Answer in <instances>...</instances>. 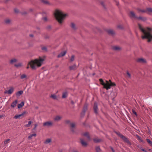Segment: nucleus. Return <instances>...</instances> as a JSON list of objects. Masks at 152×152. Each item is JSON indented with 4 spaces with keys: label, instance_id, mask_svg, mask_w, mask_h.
<instances>
[{
    "label": "nucleus",
    "instance_id": "nucleus-40",
    "mask_svg": "<svg viewBox=\"0 0 152 152\" xmlns=\"http://www.w3.org/2000/svg\"><path fill=\"white\" fill-rule=\"evenodd\" d=\"M147 11L150 12H152V9L151 8H148L147 9Z\"/></svg>",
    "mask_w": 152,
    "mask_h": 152
},
{
    "label": "nucleus",
    "instance_id": "nucleus-13",
    "mask_svg": "<svg viewBox=\"0 0 152 152\" xmlns=\"http://www.w3.org/2000/svg\"><path fill=\"white\" fill-rule=\"evenodd\" d=\"M66 53V51L62 52L60 54L58 55V57H60L64 56Z\"/></svg>",
    "mask_w": 152,
    "mask_h": 152
},
{
    "label": "nucleus",
    "instance_id": "nucleus-33",
    "mask_svg": "<svg viewBox=\"0 0 152 152\" xmlns=\"http://www.w3.org/2000/svg\"><path fill=\"white\" fill-rule=\"evenodd\" d=\"M146 141L150 145H152V142L149 139H147Z\"/></svg>",
    "mask_w": 152,
    "mask_h": 152
},
{
    "label": "nucleus",
    "instance_id": "nucleus-18",
    "mask_svg": "<svg viewBox=\"0 0 152 152\" xmlns=\"http://www.w3.org/2000/svg\"><path fill=\"white\" fill-rule=\"evenodd\" d=\"M37 135L36 134H30L29 136L28 137V139L29 140L31 139L32 138V137H35Z\"/></svg>",
    "mask_w": 152,
    "mask_h": 152
},
{
    "label": "nucleus",
    "instance_id": "nucleus-8",
    "mask_svg": "<svg viewBox=\"0 0 152 152\" xmlns=\"http://www.w3.org/2000/svg\"><path fill=\"white\" fill-rule=\"evenodd\" d=\"M26 113L25 112H23L22 113L19 115H15L14 117V118L18 119L20 118V117L23 116Z\"/></svg>",
    "mask_w": 152,
    "mask_h": 152
},
{
    "label": "nucleus",
    "instance_id": "nucleus-2",
    "mask_svg": "<svg viewBox=\"0 0 152 152\" xmlns=\"http://www.w3.org/2000/svg\"><path fill=\"white\" fill-rule=\"evenodd\" d=\"M45 60V57H39V58L31 60L28 63L31 68L33 69H35L37 67H40L43 64V61Z\"/></svg>",
    "mask_w": 152,
    "mask_h": 152
},
{
    "label": "nucleus",
    "instance_id": "nucleus-38",
    "mask_svg": "<svg viewBox=\"0 0 152 152\" xmlns=\"http://www.w3.org/2000/svg\"><path fill=\"white\" fill-rule=\"evenodd\" d=\"M10 140V139H8L6 140H5L4 141V144H7Z\"/></svg>",
    "mask_w": 152,
    "mask_h": 152
},
{
    "label": "nucleus",
    "instance_id": "nucleus-59",
    "mask_svg": "<svg viewBox=\"0 0 152 152\" xmlns=\"http://www.w3.org/2000/svg\"><path fill=\"white\" fill-rule=\"evenodd\" d=\"M72 104H73V102H72Z\"/></svg>",
    "mask_w": 152,
    "mask_h": 152
},
{
    "label": "nucleus",
    "instance_id": "nucleus-44",
    "mask_svg": "<svg viewBox=\"0 0 152 152\" xmlns=\"http://www.w3.org/2000/svg\"><path fill=\"white\" fill-rule=\"evenodd\" d=\"M94 141L95 142H99V140H97L96 139H94Z\"/></svg>",
    "mask_w": 152,
    "mask_h": 152
},
{
    "label": "nucleus",
    "instance_id": "nucleus-7",
    "mask_svg": "<svg viewBox=\"0 0 152 152\" xmlns=\"http://www.w3.org/2000/svg\"><path fill=\"white\" fill-rule=\"evenodd\" d=\"M14 90V88L13 87H11L9 90L5 91L4 92V93L5 94H11L13 92Z\"/></svg>",
    "mask_w": 152,
    "mask_h": 152
},
{
    "label": "nucleus",
    "instance_id": "nucleus-24",
    "mask_svg": "<svg viewBox=\"0 0 152 152\" xmlns=\"http://www.w3.org/2000/svg\"><path fill=\"white\" fill-rule=\"evenodd\" d=\"M26 77H27L26 75L25 74H23L21 75L20 78L21 79H23L24 78L26 79Z\"/></svg>",
    "mask_w": 152,
    "mask_h": 152
},
{
    "label": "nucleus",
    "instance_id": "nucleus-37",
    "mask_svg": "<svg viewBox=\"0 0 152 152\" xmlns=\"http://www.w3.org/2000/svg\"><path fill=\"white\" fill-rule=\"evenodd\" d=\"M137 138L138 140H140V142H143L142 140L141 139V138L138 135L137 136Z\"/></svg>",
    "mask_w": 152,
    "mask_h": 152
},
{
    "label": "nucleus",
    "instance_id": "nucleus-54",
    "mask_svg": "<svg viewBox=\"0 0 152 152\" xmlns=\"http://www.w3.org/2000/svg\"><path fill=\"white\" fill-rule=\"evenodd\" d=\"M27 69H28L29 68V66H28L27 67Z\"/></svg>",
    "mask_w": 152,
    "mask_h": 152
},
{
    "label": "nucleus",
    "instance_id": "nucleus-58",
    "mask_svg": "<svg viewBox=\"0 0 152 152\" xmlns=\"http://www.w3.org/2000/svg\"><path fill=\"white\" fill-rule=\"evenodd\" d=\"M149 151H151V149H149Z\"/></svg>",
    "mask_w": 152,
    "mask_h": 152
},
{
    "label": "nucleus",
    "instance_id": "nucleus-12",
    "mask_svg": "<svg viewBox=\"0 0 152 152\" xmlns=\"http://www.w3.org/2000/svg\"><path fill=\"white\" fill-rule=\"evenodd\" d=\"M137 61L138 62H139L140 63H143L145 62V60L142 58H138L137 60Z\"/></svg>",
    "mask_w": 152,
    "mask_h": 152
},
{
    "label": "nucleus",
    "instance_id": "nucleus-49",
    "mask_svg": "<svg viewBox=\"0 0 152 152\" xmlns=\"http://www.w3.org/2000/svg\"><path fill=\"white\" fill-rule=\"evenodd\" d=\"M87 106H85L84 107V109L85 110V111H86V110H87Z\"/></svg>",
    "mask_w": 152,
    "mask_h": 152
},
{
    "label": "nucleus",
    "instance_id": "nucleus-32",
    "mask_svg": "<svg viewBox=\"0 0 152 152\" xmlns=\"http://www.w3.org/2000/svg\"><path fill=\"white\" fill-rule=\"evenodd\" d=\"M42 50L44 51H47V48L46 47L44 46L42 48Z\"/></svg>",
    "mask_w": 152,
    "mask_h": 152
},
{
    "label": "nucleus",
    "instance_id": "nucleus-11",
    "mask_svg": "<svg viewBox=\"0 0 152 152\" xmlns=\"http://www.w3.org/2000/svg\"><path fill=\"white\" fill-rule=\"evenodd\" d=\"M18 102V100H16L14 101L11 104V106L13 108L15 107L16 106V104Z\"/></svg>",
    "mask_w": 152,
    "mask_h": 152
},
{
    "label": "nucleus",
    "instance_id": "nucleus-21",
    "mask_svg": "<svg viewBox=\"0 0 152 152\" xmlns=\"http://www.w3.org/2000/svg\"><path fill=\"white\" fill-rule=\"evenodd\" d=\"M22 66V64L21 63H19L18 64H15V66L17 68L20 67Z\"/></svg>",
    "mask_w": 152,
    "mask_h": 152
},
{
    "label": "nucleus",
    "instance_id": "nucleus-30",
    "mask_svg": "<svg viewBox=\"0 0 152 152\" xmlns=\"http://www.w3.org/2000/svg\"><path fill=\"white\" fill-rule=\"evenodd\" d=\"M67 92H64V93L62 95V97L63 98H65L67 97Z\"/></svg>",
    "mask_w": 152,
    "mask_h": 152
},
{
    "label": "nucleus",
    "instance_id": "nucleus-19",
    "mask_svg": "<svg viewBox=\"0 0 152 152\" xmlns=\"http://www.w3.org/2000/svg\"><path fill=\"white\" fill-rule=\"evenodd\" d=\"M51 142V139H46L44 142L45 144H48Z\"/></svg>",
    "mask_w": 152,
    "mask_h": 152
},
{
    "label": "nucleus",
    "instance_id": "nucleus-15",
    "mask_svg": "<svg viewBox=\"0 0 152 152\" xmlns=\"http://www.w3.org/2000/svg\"><path fill=\"white\" fill-rule=\"evenodd\" d=\"M81 144H82V145L83 146H86V145H87V143L83 139L81 140Z\"/></svg>",
    "mask_w": 152,
    "mask_h": 152
},
{
    "label": "nucleus",
    "instance_id": "nucleus-10",
    "mask_svg": "<svg viewBox=\"0 0 152 152\" xmlns=\"http://www.w3.org/2000/svg\"><path fill=\"white\" fill-rule=\"evenodd\" d=\"M18 61L17 59L13 58L10 61V64H14V63L17 62Z\"/></svg>",
    "mask_w": 152,
    "mask_h": 152
},
{
    "label": "nucleus",
    "instance_id": "nucleus-16",
    "mask_svg": "<svg viewBox=\"0 0 152 152\" xmlns=\"http://www.w3.org/2000/svg\"><path fill=\"white\" fill-rule=\"evenodd\" d=\"M76 68V66L75 64H74L69 67V69L70 70H73L75 69Z\"/></svg>",
    "mask_w": 152,
    "mask_h": 152
},
{
    "label": "nucleus",
    "instance_id": "nucleus-6",
    "mask_svg": "<svg viewBox=\"0 0 152 152\" xmlns=\"http://www.w3.org/2000/svg\"><path fill=\"white\" fill-rule=\"evenodd\" d=\"M53 124V123L51 121H46L43 123V126H44L49 127L51 126Z\"/></svg>",
    "mask_w": 152,
    "mask_h": 152
},
{
    "label": "nucleus",
    "instance_id": "nucleus-42",
    "mask_svg": "<svg viewBox=\"0 0 152 152\" xmlns=\"http://www.w3.org/2000/svg\"><path fill=\"white\" fill-rule=\"evenodd\" d=\"M42 2L45 4H48V2L47 1H44V0H43L42 1Z\"/></svg>",
    "mask_w": 152,
    "mask_h": 152
},
{
    "label": "nucleus",
    "instance_id": "nucleus-5",
    "mask_svg": "<svg viewBox=\"0 0 152 152\" xmlns=\"http://www.w3.org/2000/svg\"><path fill=\"white\" fill-rule=\"evenodd\" d=\"M117 134L125 142L129 145H131V143L129 140L125 137L123 136L119 132H116Z\"/></svg>",
    "mask_w": 152,
    "mask_h": 152
},
{
    "label": "nucleus",
    "instance_id": "nucleus-52",
    "mask_svg": "<svg viewBox=\"0 0 152 152\" xmlns=\"http://www.w3.org/2000/svg\"><path fill=\"white\" fill-rule=\"evenodd\" d=\"M111 149L113 152H115L114 150L112 148H111Z\"/></svg>",
    "mask_w": 152,
    "mask_h": 152
},
{
    "label": "nucleus",
    "instance_id": "nucleus-36",
    "mask_svg": "<svg viewBox=\"0 0 152 152\" xmlns=\"http://www.w3.org/2000/svg\"><path fill=\"white\" fill-rule=\"evenodd\" d=\"M10 22V20L9 19H7L5 20V22L6 23L8 24Z\"/></svg>",
    "mask_w": 152,
    "mask_h": 152
},
{
    "label": "nucleus",
    "instance_id": "nucleus-46",
    "mask_svg": "<svg viewBox=\"0 0 152 152\" xmlns=\"http://www.w3.org/2000/svg\"><path fill=\"white\" fill-rule=\"evenodd\" d=\"M35 127L34 129H35L37 127V124H35L34 125Z\"/></svg>",
    "mask_w": 152,
    "mask_h": 152
},
{
    "label": "nucleus",
    "instance_id": "nucleus-22",
    "mask_svg": "<svg viewBox=\"0 0 152 152\" xmlns=\"http://www.w3.org/2000/svg\"><path fill=\"white\" fill-rule=\"evenodd\" d=\"M50 97L52 98L53 99H57L56 96L54 94H53L51 95L50 96Z\"/></svg>",
    "mask_w": 152,
    "mask_h": 152
},
{
    "label": "nucleus",
    "instance_id": "nucleus-14",
    "mask_svg": "<svg viewBox=\"0 0 152 152\" xmlns=\"http://www.w3.org/2000/svg\"><path fill=\"white\" fill-rule=\"evenodd\" d=\"M23 91L22 90L20 91L17 92L16 94V95L17 96H19L23 94Z\"/></svg>",
    "mask_w": 152,
    "mask_h": 152
},
{
    "label": "nucleus",
    "instance_id": "nucleus-3",
    "mask_svg": "<svg viewBox=\"0 0 152 152\" xmlns=\"http://www.w3.org/2000/svg\"><path fill=\"white\" fill-rule=\"evenodd\" d=\"M99 81L101 84L104 86V88L107 90L110 88L112 86H115V83L112 82L110 80L109 81H106L104 82L102 79H100Z\"/></svg>",
    "mask_w": 152,
    "mask_h": 152
},
{
    "label": "nucleus",
    "instance_id": "nucleus-50",
    "mask_svg": "<svg viewBox=\"0 0 152 152\" xmlns=\"http://www.w3.org/2000/svg\"><path fill=\"white\" fill-rule=\"evenodd\" d=\"M4 115H0V118L2 117H4Z\"/></svg>",
    "mask_w": 152,
    "mask_h": 152
},
{
    "label": "nucleus",
    "instance_id": "nucleus-34",
    "mask_svg": "<svg viewBox=\"0 0 152 152\" xmlns=\"http://www.w3.org/2000/svg\"><path fill=\"white\" fill-rule=\"evenodd\" d=\"M74 56H72L70 58V61L71 62H72V61H73L74 60Z\"/></svg>",
    "mask_w": 152,
    "mask_h": 152
},
{
    "label": "nucleus",
    "instance_id": "nucleus-31",
    "mask_svg": "<svg viewBox=\"0 0 152 152\" xmlns=\"http://www.w3.org/2000/svg\"><path fill=\"white\" fill-rule=\"evenodd\" d=\"M96 150L97 152H100L101 150L99 146H97L96 148Z\"/></svg>",
    "mask_w": 152,
    "mask_h": 152
},
{
    "label": "nucleus",
    "instance_id": "nucleus-53",
    "mask_svg": "<svg viewBox=\"0 0 152 152\" xmlns=\"http://www.w3.org/2000/svg\"><path fill=\"white\" fill-rule=\"evenodd\" d=\"M30 36L31 37H33V34H30Z\"/></svg>",
    "mask_w": 152,
    "mask_h": 152
},
{
    "label": "nucleus",
    "instance_id": "nucleus-57",
    "mask_svg": "<svg viewBox=\"0 0 152 152\" xmlns=\"http://www.w3.org/2000/svg\"><path fill=\"white\" fill-rule=\"evenodd\" d=\"M73 152H78L77 151H74Z\"/></svg>",
    "mask_w": 152,
    "mask_h": 152
},
{
    "label": "nucleus",
    "instance_id": "nucleus-17",
    "mask_svg": "<svg viewBox=\"0 0 152 152\" xmlns=\"http://www.w3.org/2000/svg\"><path fill=\"white\" fill-rule=\"evenodd\" d=\"M24 105V103L23 102H22L20 104H18V108H21Z\"/></svg>",
    "mask_w": 152,
    "mask_h": 152
},
{
    "label": "nucleus",
    "instance_id": "nucleus-9",
    "mask_svg": "<svg viewBox=\"0 0 152 152\" xmlns=\"http://www.w3.org/2000/svg\"><path fill=\"white\" fill-rule=\"evenodd\" d=\"M94 109L95 113L97 114L98 113V107L97 104L96 103H95L94 104Z\"/></svg>",
    "mask_w": 152,
    "mask_h": 152
},
{
    "label": "nucleus",
    "instance_id": "nucleus-1",
    "mask_svg": "<svg viewBox=\"0 0 152 152\" xmlns=\"http://www.w3.org/2000/svg\"><path fill=\"white\" fill-rule=\"evenodd\" d=\"M138 26L143 34L142 36V38L148 39V42H150L152 40V34H151L152 29L149 27L143 28L140 24H138Z\"/></svg>",
    "mask_w": 152,
    "mask_h": 152
},
{
    "label": "nucleus",
    "instance_id": "nucleus-56",
    "mask_svg": "<svg viewBox=\"0 0 152 152\" xmlns=\"http://www.w3.org/2000/svg\"><path fill=\"white\" fill-rule=\"evenodd\" d=\"M118 28H121V27L119 26H118Z\"/></svg>",
    "mask_w": 152,
    "mask_h": 152
},
{
    "label": "nucleus",
    "instance_id": "nucleus-39",
    "mask_svg": "<svg viewBox=\"0 0 152 152\" xmlns=\"http://www.w3.org/2000/svg\"><path fill=\"white\" fill-rule=\"evenodd\" d=\"M83 135L87 137H89V136H88V134L86 132L83 134Z\"/></svg>",
    "mask_w": 152,
    "mask_h": 152
},
{
    "label": "nucleus",
    "instance_id": "nucleus-55",
    "mask_svg": "<svg viewBox=\"0 0 152 152\" xmlns=\"http://www.w3.org/2000/svg\"><path fill=\"white\" fill-rule=\"evenodd\" d=\"M55 120H57V117H56L55 118Z\"/></svg>",
    "mask_w": 152,
    "mask_h": 152
},
{
    "label": "nucleus",
    "instance_id": "nucleus-28",
    "mask_svg": "<svg viewBox=\"0 0 152 152\" xmlns=\"http://www.w3.org/2000/svg\"><path fill=\"white\" fill-rule=\"evenodd\" d=\"M71 27L74 29H75L76 28V27L75 24L73 23H71Z\"/></svg>",
    "mask_w": 152,
    "mask_h": 152
},
{
    "label": "nucleus",
    "instance_id": "nucleus-20",
    "mask_svg": "<svg viewBox=\"0 0 152 152\" xmlns=\"http://www.w3.org/2000/svg\"><path fill=\"white\" fill-rule=\"evenodd\" d=\"M130 16L132 18H136L135 14L133 12H130Z\"/></svg>",
    "mask_w": 152,
    "mask_h": 152
},
{
    "label": "nucleus",
    "instance_id": "nucleus-45",
    "mask_svg": "<svg viewBox=\"0 0 152 152\" xmlns=\"http://www.w3.org/2000/svg\"><path fill=\"white\" fill-rule=\"evenodd\" d=\"M43 19L45 21H46L47 20V18L46 17H44L43 18Z\"/></svg>",
    "mask_w": 152,
    "mask_h": 152
},
{
    "label": "nucleus",
    "instance_id": "nucleus-47",
    "mask_svg": "<svg viewBox=\"0 0 152 152\" xmlns=\"http://www.w3.org/2000/svg\"><path fill=\"white\" fill-rule=\"evenodd\" d=\"M141 150L144 152H147V151L146 150H145L144 149L142 148L141 149Z\"/></svg>",
    "mask_w": 152,
    "mask_h": 152
},
{
    "label": "nucleus",
    "instance_id": "nucleus-23",
    "mask_svg": "<svg viewBox=\"0 0 152 152\" xmlns=\"http://www.w3.org/2000/svg\"><path fill=\"white\" fill-rule=\"evenodd\" d=\"M137 18L139 20H140L142 21H145L146 20V18H143L142 17H137Z\"/></svg>",
    "mask_w": 152,
    "mask_h": 152
},
{
    "label": "nucleus",
    "instance_id": "nucleus-41",
    "mask_svg": "<svg viewBox=\"0 0 152 152\" xmlns=\"http://www.w3.org/2000/svg\"><path fill=\"white\" fill-rule=\"evenodd\" d=\"M127 74L128 77L129 78H130L131 77L130 74L129 72H127Z\"/></svg>",
    "mask_w": 152,
    "mask_h": 152
},
{
    "label": "nucleus",
    "instance_id": "nucleus-25",
    "mask_svg": "<svg viewBox=\"0 0 152 152\" xmlns=\"http://www.w3.org/2000/svg\"><path fill=\"white\" fill-rule=\"evenodd\" d=\"M32 122L30 121H28V124L25 125V126L26 127H29L30 126V125L31 124Z\"/></svg>",
    "mask_w": 152,
    "mask_h": 152
},
{
    "label": "nucleus",
    "instance_id": "nucleus-43",
    "mask_svg": "<svg viewBox=\"0 0 152 152\" xmlns=\"http://www.w3.org/2000/svg\"><path fill=\"white\" fill-rule=\"evenodd\" d=\"M133 113L135 115H137V114L136 112L134 110H132Z\"/></svg>",
    "mask_w": 152,
    "mask_h": 152
},
{
    "label": "nucleus",
    "instance_id": "nucleus-51",
    "mask_svg": "<svg viewBox=\"0 0 152 152\" xmlns=\"http://www.w3.org/2000/svg\"><path fill=\"white\" fill-rule=\"evenodd\" d=\"M60 119H61V117L59 116H58V120Z\"/></svg>",
    "mask_w": 152,
    "mask_h": 152
},
{
    "label": "nucleus",
    "instance_id": "nucleus-48",
    "mask_svg": "<svg viewBox=\"0 0 152 152\" xmlns=\"http://www.w3.org/2000/svg\"><path fill=\"white\" fill-rule=\"evenodd\" d=\"M15 12L16 13H17L18 12V10L17 9H15Z\"/></svg>",
    "mask_w": 152,
    "mask_h": 152
},
{
    "label": "nucleus",
    "instance_id": "nucleus-35",
    "mask_svg": "<svg viewBox=\"0 0 152 152\" xmlns=\"http://www.w3.org/2000/svg\"><path fill=\"white\" fill-rule=\"evenodd\" d=\"M70 126L72 129L74 128L75 126V124L74 123H71L70 124Z\"/></svg>",
    "mask_w": 152,
    "mask_h": 152
},
{
    "label": "nucleus",
    "instance_id": "nucleus-29",
    "mask_svg": "<svg viewBox=\"0 0 152 152\" xmlns=\"http://www.w3.org/2000/svg\"><path fill=\"white\" fill-rule=\"evenodd\" d=\"M113 49L115 50H118L120 49L119 47L117 46H115L113 47Z\"/></svg>",
    "mask_w": 152,
    "mask_h": 152
},
{
    "label": "nucleus",
    "instance_id": "nucleus-26",
    "mask_svg": "<svg viewBox=\"0 0 152 152\" xmlns=\"http://www.w3.org/2000/svg\"><path fill=\"white\" fill-rule=\"evenodd\" d=\"M107 32L108 34L112 35H113L114 34V31L112 30H108Z\"/></svg>",
    "mask_w": 152,
    "mask_h": 152
},
{
    "label": "nucleus",
    "instance_id": "nucleus-60",
    "mask_svg": "<svg viewBox=\"0 0 152 152\" xmlns=\"http://www.w3.org/2000/svg\"><path fill=\"white\" fill-rule=\"evenodd\" d=\"M151 151V152H152V151Z\"/></svg>",
    "mask_w": 152,
    "mask_h": 152
},
{
    "label": "nucleus",
    "instance_id": "nucleus-4",
    "mask_svg": "<svg viewBox=\"0 0 152 152\" xmlns=\"http://www.w3.org/2000/svg\"><path fill=\"white\" fill-rule=\"evenodd\" d=\"M57 12L58 22L60 24H61L63 22L66 15L63 14L61 11L58 9Z\"/></svg>",
    "mask_w": 152,
    "mask_h": 152
},
{
    "label": "nucleus",
    "instance_id": "nucleus-27",
    "mask_svg": "<svg viewBox=\"0 0 152 152\" xmlns=\"http://www.w3.org/2000/svg\"><path fill=\"white\" fill-rule=\"evenodd\" d=\"M54 15L56 19L57 20V10H55Z\"/></svg>",
    "mask_w": 152,
    "mask_h": 152
}]
</instances>
